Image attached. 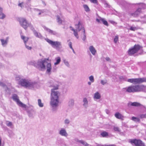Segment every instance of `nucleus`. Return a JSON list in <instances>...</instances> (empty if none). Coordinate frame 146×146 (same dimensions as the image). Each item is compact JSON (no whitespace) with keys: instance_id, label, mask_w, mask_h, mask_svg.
Listing matches in <instances>:
<instances>
[{"instance_id":"5","label":"nucleus","mask_w":146,"mask_h":146,"mask_svg":"<svg viewBox=\"0 0 146 146\" xmlns=\"http://www.w3.org/2000/svg\"><path fill=\"white\" fill-rule=\"evenodd\" d=\"M144 88L143 85H137L130 86L126 88V92L129 93L139 92L142 90Z\"/></svg>"},{"instance_id":"50","label":"nucleus","mask_w":146,"mask_h":146,"mask_svg":"<svg viewBox=\"0 0 146 146\" xmlns=\"http://www.w3.org/2000/svg\"><path fill=\"white\" fill-rule=\"evenodd\" d=\"M74 35L78 39L79 38L78 36V34L77 32L75 31L74 32Z\"/></svg>"},{"instance_id":"28","label":"nucleus","mask_w":146,"mask_h":146,"mask_svg":"<svg viewBox=\"0 0 146 146\" xmlns=\"http://www.w3.org/2000/svg\"><path fill=\"white\" fill-rule=\"evenodd\" d=\"M55 60H56V62L54 64V65H57L61 61L60 57H58L55 58Z\"/></svg>"},{"instance_id":"24","label":"nucleus","mask_w":146,"mask_h":146,"mask_svg":"<svg viewBox=\"0 0 146 146\" xmlns=\"http://www.w3.org/2000/svg\"><path fill=\"white\" fill-rule=\"evenodd\" d=\"M101 98V96L98 92H96L94 96V98L96 99H99Z\"/></svg>"},{"instance_id":"63","label":"nucleus","mask_w":146,"mask_h":146,"mask_svg":"<svg viewBox=\"0 0 146 146\" xmlns=\"http://www.w3.org/2000/svg\"><path fill=\"white\" fill-rule=\"evenodd\" d=\"M96 146H104L103 145H99V144H98Z\"/></svg>"},{"instance_id":"51","label":"nucleus","mask_w":146,"mask_h":146,"mask_svg":"<svg viewBox=\"0 0 146 146\" xmlns=\"http://www.w3.org/2000/svg\"><path fill=\"white\" fill-rule=\"evenodd\" d=\"M24 3L22 2L21 3H20L18 4L19 6L21 8H22L24 7Z\"/></svg>"},{"instance_id":"15","label":"nucleus","mask_w":146,"mask_h":146,"mask_svg":"<svg viewBox=\"0 0 146 146\" xmlns=\"http://www.w3.org/2000/svg\"><path fill=\"white\" fill-rule=\"evenodd\" d=\"M75 28L76 29V30L78 31V32L80 31L82 29L83 31L84 27L82 26V25L80 21H79L78 24L75 25Z\"/></svg>"},{"instance_id":"12","label":"nucleus","mask_w":146,"mask_h":146,"mask_svg":"<svg viewBox=\"0 0 146 146\" xmlns=\"http://www.w3.org/2000/svg\"><path fill=\"white\" fill-rule=\"evenodd\" d=\"M96 21L99 23H102L107 26H108V24L107 21L105 20L104 19L99 17V19H96Z\"/></svg>"},{"instance_id":"14","label":"nucleus","mask_w":146,"mask_h":146,"mask_svg":"<svg viewBox=\"0 0 146 146\" xmlns=\"http://www.w3.org/2000/svg\"><path fill=\"white\" fill-rule=\"evenodd\" d=\"M141 8L139 7L134 13H130V15L134 17H137L141 13Z\"/></svg>"},{"instance_id":"60","label":"nucleus","mask_w":146,"mask_h":146,"mask_svg":"<svg viewBox=\"0 0 146 146\" xmlns=\"http://www.w3.org/2000/svg\"><path fill=\"white\" fill-rule=\"evenodd\" d=\"M110 22L111 23L113 24H114L115 23V22L113 21H110Z\"/></svg>"},{"instance_id":"4","label":"nucleus","mask_w":146,"mask_h":146,"mask_svg":"<svg viewBox=\"0 0 146 146\" xmlns=\"http://www.w3.org/2000/svg\"><path fill=\"white\" fill-rule=\"evenodd\" d=\"M18 21L20 25L25 29L26 30L28 27H29L33 31L35 35H36V31H34L33 25L31 23L28 22L26 19L23 18H19Z\"/></svg>"},{"instance_id":"10","label":"nucleus","mask_w":146,"mask_h":146,"mask_svg":"<svg viewBox=\"0 0 146 146\" xmlns=\"http://www.w3.org/2000/svg\"><path fill=\"white\" fill-rule=\"evenodd\" d=\"M129 142L132 145L134 144L135 146H145L144 143L139 139H131Z\"/></svg>"},{"instance_id":"37","label":"nucleus","mask_w":146,"mask_h":146,"mask_svg":"<svg viewBox=\"0 0 146 146\" xmlns=\"http://www.w3.org/2000/svg\"><path fill=\"white\" fill-rule=\"evenodd\" d=\"M6 125L8 127H11L12 126V124L11 122L7 121L6 122Z\"/></svg>"},{"instance_id":"49","label":"nucleus","mask_w":146,"mask_h":146,"mask_svg":"<svg viewBox=\"0 0 146 146\" xmlns=\"http://www.w3.org/2000/svg\"><path fill=\"white\" fill-rule=\"evenodd\" d=\"M64 64L67 66H69V64L68 61H66L65 60H63Z\"/></svg>"},{"instance_id":"62","label":"nucleus","mask_w":146,"mask_h":146,"mask_svg":"<svg viewBox=\"0 0 146 146\" xmlns=\"http://www.w3.org/2000/svg\"><path fill=\"white\" fill-rule=\"evenodd\" d=\"M71 30L72 31H73L74 32L76 31V30L75 29H74L73 28H72V29H71Z\"/></svg>"},{"instance_id":"57","label":"nucleus","mask_w":146,"mask_h":146,"mask_svg":"<svg viewBox=\"0 0 146 146\" xmlns=\"http://www.w3.org/2000/svg\"><path fill=\"white\" fill-rule=\"evenodd\" d=\"M106 7H108V8L110 7V5H109L108 3H106Z\"/></svg>"},{"instance_id":"54","label":"nucleus","mask_w":146,"mask_h":146,"mask_svg":"<svg viewBox=\"0 0 146 146\" xmlns=\"http://www.w3.org/2000/svg\"><path fill=\"white\" fill-rule=\"evenodd\" d=\"M105 111L107 114H110V111H109V110H108V109H106L105 110Z\"/></svg>"},{"instance_id":"20","label":"nucleus","mask_w":146,"mask_h":146,"mask_svg":"<svg viewBox=\"0 0 146 146\" xmlns=\"http://www.w3.org/2000/svg\"><path fill=\"white\" fill-rule=\"evenodd\" d=\"M83 29L84 31H83V33L82 34H81V38H82V40L84 41H85L86 39V32L85 29Z\"/></svg>"},{"instance_id":"9","label":"nucleus","mask_w":146,"mask_h":146,"mask_svg":"<svg viewBox=\"0 0 146 146\" xmlns=\"http://www.w3.org/2000/svg\"><path fill=\"white\" fill-rule=\"evenodd\" d=\"M12 98L14 101L16 102L17 104L19 106L24 108H26V105L20 101L19 97L16 94H13L12 96Z\"/></svg>"},{"instance_id":"53","label":"nucleus","mask_w":146,"mask_h":146,"mask_svg":"<svg viewBox=\"0 0 146 146\" xmlns=\"http://www.w3.org/2000/svg\"><path fill=\"white\" fill-rule=\"evenodd\" d=\"M68 45L71 49H72L73 48L72 46V43L71 42H69L68 44Z\"/></svg>"},{"instance_id":"40","label":"nucleus","mask_w":146,"mask_h":146,"mask_svg":"<svg viewBox=\"0 0 146 146\" xmlns=\"http://www.w3.org/2000/svg\"><path fill=\"white\" fill-rule=\"evenodd\" d=\"M118 40V36L116 35L115 36V37L114 38L113 41L115 43H116L117 41Z\"/></svg>"},{"instance_id":"18","label":"nucleus","mask_w":146,"mask_h":146,"mask_svg":"<svg viewBox=\"0 0 146 146\" xmlns=\"http://www.w3.org/2000/svg\"><path fill=\"white\" fill-rule=\"evenodd\" d=\"M59 134L62 136L67 137L68 134L66 132V130L64 129H61L59 132Z\"/></svg>"},{"instance_id":"45","label":"nucleus","mask_w":146,"mask_h":146,"mask_svg":"<svg viewBox=\"0 0 146 146\" xmlns=\"http://www.w3.org/2000/svg\"><path fill=\"white\" fill-rule=\"evenodd\" d=\"M70 123V121L69 119H66L64 120V123L65 124H68Z\"/></svg>"},{"instance_id":"3","label":"nucleus","mask_w":146,"mask_h":146,"mask_svg":"<svg viewBox=\"0 0 146 146\" xmlns=\"http://www.w3.org/2000/svg\"><path fill=\"white\" fill-rule=\"evenodd\" d=\"M38 65L40 67L41 70H44L46 68V72L47 73H50L52 69L51 65L48 58H46L40 61H38Z\"/></svg>"},{"instance_id":"11","label":"nucleus","mask_w":146,"mask_h":146,"mask_svg":"<svg viewBox=\"0 0 146 146\" xmlns=\"http://www.w3.org/2000/svg\"><path fill=\"white\" fill-rule=\"evenodd\" d=\"M47 85L49 87L53 88L52 89H58L59 85L55 84V82L52 80L48 81L47 83Z\"/></svg>"},{"instance_id":"21","label":"nucleus","mask_w":146,"mask_h":146,"mask_svg":"<svg viewBox=\"0 0 146 146\" xmlns=\"http://www.w3.org/2000/svg\"><path fill=\"white\" fill-rule=\"evenodd\" d=\"M120 5L122 8H125L127 6V3L125 1L122 0L120 3Z\"/></svg>"},{"instance_id":"31","label":"nucleus","mask_w":146,"mask_h":146,"mask_svg":"<svg viewBox=\"0 0 146 146\" xmlns=\"http://www.w3.org/2000/svg\"><path fill=\"white\" fill-rule=\"evenodd\" d=\"M83 102L84 103L83 106L85 107H87V105L88 104V101L87 99L86 98H84L83 99Z\"/></svg>"},{"instance_id":"1","label":"nucleus","mask_w":146,"mask_h":146,"mask_svg":"<svg viewBox=\"0 0 146 146\" xmlns=\"http://www.w3.org/2000/svg\"><path fill=\"white\" fill-rule=\"evenodd\" d=\"M16 80L17 81H18L19 84L26 88L32 89L36 86L35 82L32 81L28 79H21L19 76L16 77Z\"/></svg>"},{"instance_id":"27","label":"nucleus","mask_w":146,"mask_h":146,"mask_svg":"<svg viewBox=\"0 0 146 146\" xmlns=\"http://www.w3.org/2000/svg\"><path fill=\"white\" fill-rule=\"evenodd\" d=\"M100 135L103 137H106L108 136V133L105 131H104L101 133Z\"/></svg>"},{"instance_id":"43","label":"nucleus","mask_w":146,"mask_h":146,"mask_svg":"<svg viewBox=\"0 0 146 146\" xmlns=\"http://www.w3.org/2000/svg\"><path fill=\"white\" fill-rule=\"evenodd\" d=\"M89 79L91 82H93L94 81V77L93 76H91L89 77Z\"/></svg>"},{"instance_id":"32","label":"nucleus","mask_w":146,"mask_h":146,"mask_svg":"<svg viewBox=\"0 0 146 146\" xmlns=\"http://www.w3.org/2000/svg\"><path fill=\"white\" fill-rule=\"evenodd\" d=\"M6 17V15L3 12L0 13V19H3Z\"/></svg>"},{"instance_id":"59","label":"nucleus","mask_w":146,"mask_h":146,"mask_svg":"<svg viewBox=\"0 0 146 146\" xmlns=\"http://www.w3.org/2000/svg\"><path fill=\"white\" fill-rule=\"evenodd\" d=\"M3 11V8L2 7H0V13L2 12Z\"/></svg>"},{"instance_id":"8","label":"nucleus","mask_w":146,"mask_h":146,"mask_svg":"<svg viewBox=\"0 0 146 146\" xmlns=\"http://www.w3.org/2000/svg\"><path fill=\"white\" fill-rule=\"evenodd\" d=\"M127 81L134 84H140L144 82H146V78L129 79Z\"/></svg>"},{"instance_id":"44","label":"nucleus","mask_w":146,"mask_h":146,"mask_svg":"<svg viewBox=\"0 0 146 146\" xmlns=\"http://www.w3.org/2000/svg\"><path fill=\"white\" fill-rule=\"evenodd\" d=\"M90 2L93 3L94 4H96L98 5V1L97 0H89Z\"/></svg>"},{"instance_id":"35","label":"nucleus","mask_w":146,"mask_h":146,"mask_svg":"<svg viewBox=\"0 0 146 146\" xmlns=\"http://www.w3.org/2000/svg\"><path fill=\"white\" fill-rule=\"evenodd\" d=\"M113 129L115 131L120 132L121 131L120 130L118 127L114 126L113 127Z\"/></svg>"},{"instance_id":"36","label":"nucleus","mask_w":146,"mask_h":146,"mask_svg":"<svg viewBox=\"0 0 146 146\" xmlns=\"http://www.w3.org/2000/svg\"><path fill=\"white\" fill-rule=\"evenodd\" d=\"M57 22L59 24H61L62 22V20L60 18V17L59 15L57 16Z\"/></svg>"},{"instance_id":"30","label":"nucleus","mask_w":146,"mask_h":146,"mask_svg":"<svg viewBox=\"0 0 146 146\" xmlns=\"http://www.w3.org/2000/svg\"><path fill=\"white\" fill-rule=\"evenodd\" d=\"M38 105L40 107H42L43 106V104L41 102V100L40 99H39L38 100Z\"/></svg>"},{"instance_id":"58","label":"nucleus","mask_w":146,"mask_h":146,"mask_svg":"<svg viewBox=\"0 0 146 146\" xmlns=\"http://www.w3.org/2000/svg\"><path fill=\"white\" fill-rule=\"evenodd\" d=\"M0 86L3 87H4L5 86V85L4 83L2 82Z\"/></svg>"},{"instance_id":"23","label":"nucleus","mask_w":146,"mask_h":146,"mask_svg":"<svg viewBox=\"0 0 146 146\" xmlns=\"http://www.w3.org/2000/svg\"><path fill=\"white\" fill-rule=\"evenodd\" d=\"M21 39L23 40L25 44H27V42L28 41L29 38L23 35L21 36Z\"/></svg>"},{"instance_id":"39","label":"nucleus","mask_w":146,"mask_h":146,"mask_svg":"<svg viewBox=\"0 0 146 146\" xmlns=\"http://www.w3.org/2000/svg\"><path fill=\"white\" fill-rule=\"evenodd\" d=\"M140 8H141V10L142 9H145L146 8V5L144 4H141L139 6Z\"/></svg>"},{"instance_id":"34","label":"nucleus","mask_w":146,"mask_h":146,"mask_svg":"<svg viewBox=\"0 0 146 146\" xmlns=\"http://www.w3.org/2000/svg\"><path fill=\"white\" fill-rule=\"evenodd\" d=\"M38 11L39 13H38V15H40L42 13H43L44 12L46 11V10L45 9H43V10H39L38 9H37V11Z\"/></svg>"},{"instance_id":"7","label":"nucleus","mask_w":146,"mask_h":146,"mask_svg":"<svg viewBox=\"0 0 146 146\" xmlns=\"http://www.w3.org/2000/svg\"><path fill=\"white\" fill-rule=\"evenodd\" d=\"M141 46L138 44H135L133 46L129 48L127 51L128 54L129 56H133L137 53L140 49Z\"/></svg>"},{"instance_id":"29","label":"nucleus","mask_w":146,"mask_h":146,"mask_svg":"<svg viewBox=\"0 0 146 146\" xmlns=\"http://www.w3.org/2000/svg\"><path fill=\"white\" fill-rule=\"evenodd\" d=\"M131 119L135 122H139L140 120L139 118L134 117H132L131 118Z\"/></svg>"},{"instance_id":"19","label":"nucleus","mask_w":146,"mask_h":146,"mask_svg":"<svg viewBox=\"0 0 146 146\" xmlns=\"http://www.w3.org/2000/svg\"><path fill=\"white\" fill-rule=\"evenodd\" d=\"M89 49L91 53L93 55H95L96 51L93 46H90L89 48Z\"/></svg>"},{"instance_id":"33","label":"nucleus","mask_w":146,"mask_h":146,"mask_svg":"<svg viewBox=\"0 0 146 146\" xmlns=\"http://www.w3.org/2000/svg\"><path fill=\"white\" fill-rule=\"evenodd\" d=\"M119 79L121 81H127V78L126 77L123 76H120L119 77Z\"/></svg>"},{"instance_id":"26","label":"nucleus","mask_w":146,"mask_h":146,"mask_svg":"<svg viewBox=\"0 0 146 146\" xmlns=\"http://www.w3.org/2000/svg\"><path fill=\"white\" fill-rule=\"evenodd\" d=\"M83 7L86 12H88L90 11L89 8L87 5H83Z\"/></svg>"},{"instance_id":"17","label":"nucleus","mask_w":146,"mask_h":146,"mask_svg":"<svg viewBox=\"0 0 146 146\" xmlns=\"http://www.w3.org/2000/svg\"><path fill=\"white\" fill-rule=\"evenodd\" d=\"M9 38L8 37H6L5 39H1L0 40L1 42V44L3 46H6L8 42Z\"/></svg>"},{"instance_id":"2","label":"nucleus","mask_w":146,"mask_h":146,"mask_svg":"<svg viewBox=\"0 0 146 146\" xmlns=\"http://www.w3.org/2000/svg\"><path fill=\"white\" fill-rule=\"evenodd\" d=\"M57 90L54 89H52L51 90L50 104L53 111L56 110L59 102L58 94H59V92L58 91H55Z\"/></svg>"},{"instance_id":"25","label":"nucleus","mask_w":146,"mask_h":146,"mask_svg":"<svg viewBox=\"0 0 146 146\" xmlns=\"http://www.w3.org/2000/svg\"><path fill=\"white\" fill-rule=\"evenodd\" d=\"M74 104V101L72 99L70 100L68 102V105L70 107H72Z\"/></svg>"},{"instance_id":"56","label":"nucleus","mask_w":146,"mask_h":146,"mask_svg":"<svg viewBox=\"0 0 146 146\" xmlns=\"http://www.w3.org/2000/svg\"><path fill=\"white\" fill-rule=\"evenodd\" d=\"M105 59H106V60L107 61H111V60H110V58H109V57H106Z\"/></svg>"},{"instance_id":"16","label":"nucleus","mask_w":146,"mask_h":146,"mask_svg":"<svg viewBox=\"0 0 146 146\" xmlns=\"http://www.w3.org/2000/svg\"><path fill=\"white\" fill-rule=\"evenodd\" d=\"M43 28L45 31L51 35H56L57 34V33L56 31L52 30L45 26H43Z\"/></svg>"},{"instance_id":"41","label":"nucleus","mask_w":146,"mask_h":146,"mask_svg":"<svg viewBox=\"0 0 146 146\" xmlns=\"http://www.w3.org/2000/svg\"><path fill=\"white\" fill-rule=\"evenodd\" d=\"M139 117L141 119L146 118V113L145 114H142L139 115Z\"/></svg>"},{"instance_id":"52","label":"nucleus","mask_w":146,"mask_h":146,"mask_svg":"<svg viewBox=\"0 0 146 146\" xmlns=\"http://www.w3.org/2000/svg\"><path fill=\"white\" fill-rule=\"evenodd\" d=\"M129 29L131 31H135L136 30V28L133 27H131Z\"/></svg>"},{"instance_id":"42","label":"nucleus","mask_w":146,"mask_h":146,"mask_svg":"<svg viewBox=\"0 0 146 146\" xmlns=\"http://www.w3.org/2000/svg\"><path fill=\"white\" fill-rule=\"evenodd\" d=\"M29 64L35 66H36V62L35 61L32 60L29 62Z\"/></svg>"},{"instance_id":"64","label":"nucleus","mask_w":146,"mask_h":146,"mask_svg":"<svg viewBox=\"0 0 146 146\" xmlns=\"http://www.w3.org/2000/svg\"><path fill=\"white\" fill-rule=\"evenodd\" d=\"M110 146H116L114 144L110 145Z\"/></svg>"},{"instance_id":"22","label":"nucleus","mask_w":146,"mask_h":146,"mask_svg":"<svg viewBox=\"0 0 146 146\" xmlns=\"http://www.w3.org/2000/svg\"><path fill=\"white\" fill-rule=\"evenodd\" d=\"M115 116L116 118L119 119H121L122 117H123L122 115L118 112L115 113Z\"/></svg>"},{"instance_id":"61","label":"nucleus","mask_w":146,"mask_h":146,"mask_svg":"<svg viewBox=\"0 0 146 146\" xmlns=\"http://www.w3.org/2000/svg\"><path fill=\"white\" fill-rule=\"evenodd\" d=\"M42 3L44 6L46 5V4L44 1H42Z\"/></svg>"},{"instance_id":"55","label":"nucleus","mask_w":146,"mask_h":146,"mask_svg":"<svg viewBox=\"0 0 146 146\" xmlns=\"http://www.w3.org/2000/svg\"><path fill=\"white\" fill-rule=\"evenodd\" d=\"M75 141H77L80 143V142L81 141V140H79L77 138H76L75 139Z\"/></svg>"},{"instance_id":"38","label":"nucleus","mask_w":146,"mask_h":146,"mask_svg":"<svg viewBox=\"0 0 146 146\" xmlns=\"http://www.w3.org/2000/svg\"><path fill=\"white\" fill-rule=\"evenodd\" d=\"M80 141L81 142L80 143L84 145L85 146H88L89 145V144L88 143L83 140H81V141Z\"/></svg>"},{"instance_id":"6","label":"nucleus","mask_w":146,"mask_h":146,"mask_svg":"<svg viewBox=\"0 0 146 146\" xmlns=\"http://www.w3.org/2000/svg\"><path fill=\"white\" fill-rule=\"evenodd\" d=\"M45 40L53 47L55 48L57 50H59L62 48V44L60 42L53 41L48 38L46 39Z\"/></svg>"},{"instance_id":"46","label":"nucleus","mask_w":146,"mask_h":146,"mask_svg":"<svg viewBox=\"0 0 146 146\" xmlns=\"http://www.w3.org/2000/svg\"><path fill=\"white\" fill-rule=\"evenodd\" d=\"M25 47L26 48L29 50H31L32 49V47L29 46H28L27 44H25Z\"/></svg>"},{"instance_id":"48","label":"nucleus","mask_w":146,"mask_h":146,"mask_svg":"<svg viewBox=\"0 0 146 146\" xmlns=\"http://www.w3.org/2000/svg\"><path fill=\"white\" fill-rule=\"evenodd\" d=\"M101 83L103 85H104L105 84H106L107 83V81L106 80L105 81H104L103 80H102L101 81Z\"/></svg>"},{"instance_id":"13","label":"nucleus","mask_w":146,"mask_h":146,"mask_svg":"<svg viewBox=\"0 0 146 146\" xmlns=\"http://www.w3.org/2000/svg\"><path fill=\"white\" fill-rule=\"evenodd\" d=\"M128 106L129 107L131 106H137V107H140L141 108L144 107V106L141 105L140 103L137 102H129L128 104Z\"/></svg>"},{"instance_id":"47","label":"nucleus","mask_w":146,"mask_h":146,"mask_svg":"<svg viewBox=\"0 0 146 146\" xmlns=\"http://www.w3.org/2000/svg\"><path fill=\"white\" fill-rule=\"evenodd\" d=\"M37 37H38L40 39H42L43 38L42 36L40 33H37Z\"/></svg>"}]
</instances>
